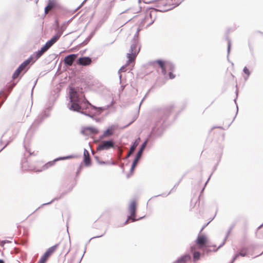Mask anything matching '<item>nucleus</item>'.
Masks as SVG:
<instances>
[{
  "label": "nucleus",
  "mask_w": 263,
  "mask_h": 263,
  "mask_svg": "<svg viewBox=\"0 0 263 263\" xmlns=\"http://www.w3.org/2000/svg\"><path fill=\"white\" fill-rule=\"evenodd\" d=\"M63 31V30H58L57 33L50 40L48 41L40 50L34 53L35 59L34 61H35L40 58L45 52L49 49L58 40L61 36Z\"/></svg>",
  "instance_id": "2"
},
{
  "label": "nucleus",
  "mask_w": 263,
  "mask_h": 263,
  "mask_svg": "<svg viewBox=\"0 0 263 263\" xmlns=\"http://www.w3.org/2000/svg\"><path fill=\"white\" fill-rule=\"evenodd\" d=\"M50 109L49 108H47L45 110H44L43 114L40 115L39 116V117L35 120L34 123L35 124H39L40 123L44 118L48 117L50 115L49 113Z\"/></svg>",
  "instance_id": "12"
},
{
  "label": "nucleus",
  "mask_w": 263,
  "mask_h": 263,
  "mask_svg": "<svg viewBox=\"0 0 263 263\" xmlns=\"http://www.w3.org/2000/svg\"><path fill=\"white\" fill-rule=\"evenodd\" d=\"M137 207V202L135 200H132L128 206V210L130 214V216L128 217L125 222V224L128 222V221L131 219L132 222L135 221L138 219H136V211Z\"/></svg>",
  "instance_id": "7"
},
{
  "label": "nucleus",
  "mask_w": 263,
  "mask_h": 263,
  "mask_svg": "<svg viewBox=\"0 0 263 263\" xmlns=\"http://www.w3.org/2000/svg\"><path fill=\"white\" fill-rule=\"evenodd\" d=\"M114 129L112 127H110L104 132L103 135L101 136V138H105L110 137L114 134Z\"/></svg>",
  "instance_id": "17"
},
{
  "label": "nucleus",
  "mask_w": 263,
  "mask_h": 263,
  "mask_svg": "<svg viewBox=\"0 0 263 263\" xmlns=\"http://www.w3.org/2000/svg\"><path fill=\"white\" fill-rule=\"evenodd\" d=\"M140 139L138 138V139L136 140L134 143L133 144V145L131 146V147L130 148V149H129V153L127 155V156L128 157L130 155H131L133 152L135 150L136 147L138 146V145L139 144V141L138 140H139Z\"/></svg>",
  "instance_id": "20"
},
{
  "label": "nucleus",
  "mask_w": 263,
  "mask_h": 263,
  "mask_svg": "<svg viewBox=\"0 0 263 263\" xmlns=\"http://www.w3.org/2000/svg\"><path fill=\"white\" fill-rule=\"evenodd\" d=\"M62 61H63V64L64 65H66V57L63 58L62 59Z\"/></svg>",
  "instance_id": "30"
},
{
  "label": "nucleus",
  "mask_w": 263,
  "mask_h": 263,
  "mask_svg": "<svg viewBox=\"0 0 263 263\" xmlns=\"http://www.w3.org/2000/svg\"><path fill=\"white\" fill-rule=\"evenodd\" d=\"M35 59V55L34 54L29 57L28 59L25 60L24 62H23L18 67L20 69H21L22 71H23L25 68L31 62L34 63L35 61H34Z\"/></svg>",
  "instance_id": "13"
},
{
  "label": "nucleus",
  "mask_w": 263,
  "mask_h": 263,
  "mask_svg": "<svg viewBox=\"0 0 263 263\" xmlns=\"http://www.w3.org/2000/svg\"><path fill=\"white\" fill-rule=\"evenodd\" d=\"M7 144H8V143H7V144H6V145L5 146H5H6V145H7Z\"/></svg>",
  "instance_id": "35"
},
{
  "label": "nucleus",
  "mask_w": 263,
  "mask_h": 263,
  "mask_svg": "<svg viewBox=\"0 0 263 263\" xmlns=\"http://www.w3.org/2000/svg\"><path fill=\"white\" fill-rule=\"evenodd\" d=\"M101 164H104L105 162H100Z\"/></svg>",
  "instance_id": "32"
},
{
  "label": "nucleus",
  "mask_w": 263,
  "mask_h": 263,
  "mask_svg": "<svg viewBox=\"0 0 263 263\" xmlns=\"http://www.w3.org/2000/svg\"><path fill=\"white\" fill-rule=\"evenodd\" d=\"M22 70L21 69H20L18 67L15 70V72H14L12 78L13 79H16L20 74Z\"/></svg>",
  "instance_id": "25"
},
{
  "label": "nucleus",
  "mask_w": 263,
  "mask_h": 263,
  "mask_svg": "<svg viewBox=\"0 0 263 263\" xmlns=\"http://www.w3.org/2000/svg\"><path fill=\"white\" fill-rule=\"evenodd\" d=\"M151 14H152V12H151L149 13V15H151Z\"/></svg>",
  "instance_id": "34"
},
{
  "label": "nucleus",
  "mask_w": 263,
  "mask_h": 263,
  "mask_svg": "<svg viewBox=\"0 0 263 263\" xmlns=\"http://www.w3.org/2000/svg\"><path fill=\"white\" fill-rule=\"evenodd\" d=\"M140 50V47L137 43H134L131 45L129 52L127 54L128 61L126 65H129L130 63H134Z\"/></svg>",
  "instance_id": "5"
},
{
  "label": "nucleus",
  "mask_w": 263,
  "mask_h": 263,
  "mask_svg": "<svg viewBox=\"0 0 263 263\" xmlns=\"http://www.w3.org/2000/svg\"><path fill=\"white\" fill-rule=\"evenodd\" d=\"M221 246L217 247L216 245L209 244V238L208 236L203 234L199 233L195 240V245L191 247V252L193 256V260L196 262L199 260L201 254L198 249L203 250L206 253L210 252H216Z\"/></svg>",
  "instance_id": "1"
},
{
  "label": "nucleus",
  "mask_w": 263,
  "mask_h": 263,
  "mask_svg": "<svg viewBox=\"0 0 263 263\" xmlns=\"http://www.w3.org/2000/svg\"><path fill=\"white\" fill-rule=\"evenodd\" d=\"M140 157L136 156V157L135 158V159L133 163L132 167H131V172L134 171V168L136 167V165L137 164V163H138L139 160L140 159Z\"/></svg>",
  "instance_id": "24"
},
{
  "label": "nucleus",
  "mask_w": 263,
  "mask_h": 263,
  "mask_svg": "<svg viewBox=\"0 0 263 263\" xmlns=\"http://www.w3.org/2000/svg\"><path fill=\"white\" fill-rule=\"evenodd\" d=\"M66 160V156L60 157L55 159L54 160H53L52 161L48 162V163H46L43 166V169L46 170V169L49 168V167L52 166L55 162L59 161V160Z\"/></svg>",
  "instance_id": "14"
},
{
  "label": "nucleus",
  "mask_w": 263,
  "mask_h": 263,
  "mask_svg": "<svg viewBox=\"0 0 263 263\" xmlns=\"http://www.w3.org/2000/svg\"><path fill=\"white\" fill-rule=\"evenodd\" d=\"M191 259V257L190 255L185 254L179 258L174 263H186Z\"/></svg>",
  "instance_id": "15"
},
{
  "label": "nucleus",
  "mask_w": 263,
  "mask_h": 263,
  "mask_svg": "<svg viewBox=\"0 0 263 263\" xmlns=\"http://www.w3.org/2000/svg\"><path fill=\"white\" fill-rule=\"evenodd\" d=\"M9 241L8 240H4V241H2L1 242V246H3L4 245V244L6 242H8Z\"/></svg>",
  "instance_id": "28"
},
{
  "label": "nucleus",
  "mask_w": 263,
  "mask_h": 263,
  "mask_svg": "<svg viewBox=\"0 0 263 263\" xmlns=\"http://www.w3.org/2000/svg\"><path fill=\"white\" fill-rule=\"evenodd\" d=\"M0 263H4V261L2 259H0Z\"/></svg>",
  "instance_id": "31"
},
{
  "label": "nucleus",
  "mask_w": 263,
  "mask_h": 263,
  "mask_svg": "<svg viewBox=\"0 0 263 263\" xmlns=\"http://www.w3.org/2000/svg\"><path fill=\"white\" fill-rule=\"evenodd\" d=\"M147 144V141H145L141 145V148L137 154V156L141 157L143 151L145 148Z\"/></svg>",
  "instance_id": "22"
},
{
  "label": "nucleus",
  "mask_w": 263,
  "mask_h": 263,
  "mask_svg": "<svg viewBox=\"0 0 263 263\" xmlns=\"http://www.w3.org/2000/svg\"><path fill=\"white\" fill-rule=\"evenodd\" d=\"M120 70L122 72H124V71H125V67L123 66L121 68V69H120Z\"/></svg>",
  "instance_id": "29"
},
{
  "label": "nucleus",
  "mask_w": 263,
  "mask_h": 263,
  "mask_svg": "<svg viewBox=\"0 0 263 263\" xmlns=\"http://www.w3.org/2000/svg\"><path fill=\"white\" fill-rule=\"evenodd\" d=\"M228 47H229V48H230V43L229 44Z\"/></svg>",
  "instance_id": "36"
},
{
  "label": "nucleus",
  "mask_w": 263,
  "mask_h": 263,
  "mask_svg": "<svg viewBox=\"0 0 263 263\" xmlns=\"http://www.w3.org/2000/svg\"><path fill=\"white\" fill-rule=\"evenodd\" d=\"M69 96L70 99L69 109L74 111H79L81 107L79 104L80 99L78 96L77 89L70 86Z\"/></svg>",
  "instance_id": "3"
},
{
  "label": "nucleus",
  "mask_w": 263,
  "mask_h": 263,
  "mask_svg": "<svg viewBox=\"0 0 263 263\" xmlns=\"http://www.w3.org/2000/svg\"><path fill=\"white\" fill-rule=\"evenodd\" d=\"M247 252H248L247 248H244L241 249L240 250L239 253L235 255V256L234 258V260L236 259L239 256H241L242 257L246 256L247 255Z\"/></svg>",
  "instance_id": "19"
},
{
  "label": "nucleus",
  "mask_w": 263,
  "mask_h": 263,
  "mask_svg": "<svg viewBox=\"0 0 263 263\" xmlns=\"http://www.w3.org/2000/svg\"><path fill=\"white\" fill-rule=\"evenodd\" d=\"M158 0H143V2L146 4H152L155 3Z\"/></svg>",
  "instance_id": "27"
},
{
  "label": "nucleus",
  "mask_w": 263,
  "mask_h": 263,
  "mask_svg": "<svg viewBox=\"0 0 263 263\" xmlns=\"http://www.w3.org/2000/svg\"><path fill=\"white\" fill-rule=\"evenodd\" d=\"M114 143L111 140L104 141L100 143L97 148V151L108 150L114 147Z\"/></svg>",
  "instance_id": "8"
},
{
  "label": "nucleus",
  "mask_w": 263,
  "mask_h": 263,
  "mask_svg": "<svg viewBox=\"0 0 263 263\" xmlns=\"http://www.w3.org/2000/svg\"><path fill=\"white\" fill-rule=\"evenodd\" d=\"M49 203H44V204H43V205H46V204H49Z\"/></svg>",
  "instance_id": "33"
},
{
  "label": "nucleus",
  "mask_w": 263,
  "mask_h": 263,
  "mask_svg": "<svg viewBox=\"0 0 263 263\" xmlns=\"http://www.w3.org/2000/svg\"><path fill=\"white\" fill-rule=\"evenodd\" d=\"M84 162L85 165L88 166L90 165L91 160L89 152L86 150L84 151Z\"/></svg>",
  "instance_id": "16"
},
{
  "label": "nucleus",
  "mask_w": 263,
  "mask_h": 263,
  "mask_svg": "<svg viewBox=\"0 0 263 263\" xmlns=\"http://www.w3.org/2000/svg\"><path fill=\"white\" fill-rule=\"evenodd\" d=\"M155 63H157L161 68L162 73L163 75L165 76L166 74V68H168L170 70L168 73L169 78L173 79L175 78V75L173 73L174 67L171 63L161 60H157L153 63V64Z\"/></svg>",
  "instance_id": "4"
},
{
  "label": "nucleus",
  "mask_w": 263,
  "mask_h": 263,
  "mask_svg": "<svg viewBox=\"0 0 263 263\" xmlns=\"http://www.w3.org/2000/svg\"><path fill=\"white\" fill-rule=\"evenodd\" d=\"M81 132L85 135L97 134L99 133L98 130L94 127H84L82 128Z\"/></svg>",
  "instance_id": "10"
},
{
  "label": "nucleus",
  "mask_w": 263,
  "mask_h": 263,
  "mask_svg": "<svg viewBox=\"0 0 263 263\" xmlns=\"http://www.w3.org/2000/svg\"><path fill=\"white\" fill-rule=\"evenodd\" d=\"M91 60L89 57H82L79 58L77 61L76 63L79 65L83 66H87L91 64Z\"/></svg>",
  "instance_id": "11"
},
{
  "label": "nucleus",
  "mask_w": 263,
  "mask_h": 263,
  "mask_svg": "<svg viewBox=\"0 0 263 263\" xmlns=\"http://www.w3.org/2000/svg\"><path fill=\"white\" fill-rule=\"evenodd\" d=\"M77 58V55L75 54H70L67 56V65H71L73 61Z\"/></svg>",
  "instance_id": "18"
},
{
  "label": "nucleus",
  "mask_w": 263,
  "mask_h": 263,
  "mask_svg": "<svg viewBox=\"0 0 263 263\" xmlns=\"http://www.w3.org/2000/svg\"><path fill=\"white\" fill-rule=\"evenodd\" d=\"M93 108L99 114H101L105 110L109 108V106H107L106 107H97L95 106H93Z\"/></svg>",
  "instance_id": "23"
},
{
  "label": "nucleus",
  "mask_w": 263,
  "mask_h": 263,
  "mask_svg": "<svg viewBox=\"0 0 263 263\" xmlns=\"http://www.w3.org/2000/svg\"><path fill=\"white\" fill-rule=\"evenodd\" d=\"M56 247L57 246L55 245L49 248L44 254V255L41 257L38 263H45L47 260L48 258L55 251Z\"/></svg>",
  "instance_id": "9"
},
{
  "label": "nucleus",
  "mask_w": 263,
  "mask_h": 263,
  "mask_svg": "<svg viewBox=\"0 0 263 263\" xmlns=\"http://www.w3.org/2000/svg\"><path fill=\"white\" fill-rule=\"evenodd\" d=\"M54 6V3L52 2L49 1L47 6L45 8V13H47L48 11L51 10Z\"/></svg>",
  "instance_id": "21"
},
{
  "label": "nucleus",
  "mask_w": 263,
  "mask_h": 263,
  "mask_svg": "<svg viewBox=\"0 0 263 263\" xmlns=\"http://www.w3.org/2000/svg\"><path fill=\"white\" fill-rule=\"evenodd\" d=\"M245 73H246L247 77H249L250 74V71L247 67H245L243 70Z\"/></svg>",
  "instance_id": "26"
},
{
  "label": "nucleus",
  "mask_w": 263,
  "mask_h": 263,
  "mask_svg": "<svg viewBox=\"0 0 263 263\" xmlns=\"http://www.w3.org/2000/svg\"><path fill=\"white\" fill-rule=\"evenodd\" d=\"M159 4L162 11L171 10L177 5L176 0H160Z\"/></svg>",
  "instance_id": "6"
}]
</instances>
